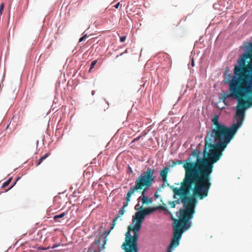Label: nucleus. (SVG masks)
<instances>
[{
  "label": "nucleus",
  "mask_w": 252,
  "mask_h": 252,
  "mask_svg": "<svg viewBox=\"0 0 252 252\" xmlns=\"http://www.w3.org/2000/svg\"><path fill=\"white\" fill-rule=\"evenodd\" d=\"M111 230L110 229V231H104V233L106 235V237L103 239V244L102 245H100V243H98L97 244L95 245L94 246V248H93V251L94 250V249H95V247L96 246H98V250L99 251H102V250L104 249V248H105V246H105V245L106 244V241L107 240V236L109 234ZM97 239H99V242H100V238H96L95 239V240H97Z\"/></svg>",
  "instance_id": "obj_7"
},
{
  "label": "nucleus",
  "mask_w": 252,
  "mask_h": 252,
  "mask_svg": "<svg viewBox=\"0 0 252 252\" xmlns=\"http://www.w3.org/2000/svg\"><path fill=\"white\" fill-rule=\"evenodd\" d=\"M138 206V204H137L135 206V209L137 210H139V208H136V207ZM141 209L142 211L143 212L144 216L149 215L151 213H152L154 210L155 209L151 208V207H148L145 209H142V207H140L139 209Z\"/></svg>",
  "instance_id": "obj_11"
},
{
  "label": "nucleus",
  "mask_w": 252,
  "mask_h": 252,
  "mask_svg": "<svg viewBox=\"0 0 252 252\" xmlns=\"http://www.w3.org/2000/svg\"><path fill=\"white\" fill-rule=\"evenodd\" d=\"M180 240L179 239L172 238L171 242L168 247L167 252H171L173 247L176 248L180 244Z\"/></svg>",
  "instance_id": "obj_9"
},
{
  "label": "nucleus",
  "mask_w": 252,
  "mask_h": 252,
  "mask_svg": "<svg viewBox=\"0 0 252 252\" xmlns=\"http://www.w3.org/2000/svg\"><path fill=\"white\" fill-rule=\"evenodd\" d=\"M247 58L241 56L238 60L239 65H235L234 69V76L233 77L229 82L230 93L224 94L222 96L223 101L229 97L237 99L238 102L240 98L246 97V92L250 93L251 91L249 87H246L243 83L246 81V65Z\"/></svg>",
  "instance_id": "obj_4"
},
{
  "label": "nucleus",
  "mask_w": 252,
  "mask_h": 252,
  "mask_svg": "<svg viewBox=\"0 0 252 252\" xmlns=\"http://www.w3.org/2000/svg\"><path fill=\"white\" fill-rule=\"evenodd\" d=\"M126 39V36H123L120 37V41L121 42H123L125 41Z\"/></svg>",
  "instance_id": "obj_22"
},
{
  "label": "nucleus",
  "mask_w": 252,
  "mask_h": 252,
  "mask_svg": "<svg viewBox=\"0 0 252 252\" xmlns=\"http://www.w3.org/2000/svg\"><path fill=\"white\" fill-rule=\"evenodd\" d=\"M19 179H20V178H18L16 179V181L14 182V184H13V185H12V186L10 187V188H9V189H8V190H9V189H11V188L13 187V186L16 184V182H17V181Z\"/></svg>",
  "instance_id": "obj_23"
},
{
  "label": "nucleus",
  "mask_w": 252,
  "mask_h": 252,
  "mask_svg": "<svg viewBox=\"0 0 252 252\" xmlns=\"http://www.w3.org/2000/svg\"><path fill=\"white\" fill-rule=\"evenodd\" d=\"M66 215V213L65 212H63L59 215H55L54 217V220H55L56 221H58V220L59 219H60V218H63L65 215Z\"/></svg>",
  "instance_id": "obj_15"
},
{
  "label": "nucleus",
  "mask_w": 252,
  "mask_h": 252,
  "mask_svg": "<svg viewBox=\"0 0 252 252\" xmlns=\"http://www.w3.org/2000/svg\"><path fill=\"white\" fill-rule=\"evenodd\" d=\"M144 189L141 192V195L139 197V199H141L142 197H146L145 192L149 189V188H147L146 187H143Z\"/></svg>",
  "instance_id": "obj_16"
},
{
  "label": "nucleus",
  "mask_w": 252,
  "mask_h": 252,
  "mask_svg": "<svg viewBox=\"0 0 252 252\" xmlns=\"http://www.w3.org/2000/svg\"><path fill=\"white\" fill-rule=\"evenodd\" d=\"M4 8V3H2L0 5V15H1Z\"/></svg>",
  "instance_id": "obj_21"
},
{
  "label": "nucleus",
  "mask_w": 252,
  "mask_h": 252,
  "mask_svg": "<svg viewBox=\"0 0 252 252\" xmlns=\"http://www.w3.org/2000/svg\"><path fill=\"white\" fill-rule=\"evenodd\" d=\"M96 63H97V60H94V61H93L92 62L91 64V67L89 69V72L91 71V70L94 68V65L96 64Z\"/></svg>",
  "instance_id": "obj_18"
},
{
  "label": "nucleus",
  "mask_w": 252,
  "mask_h": 252,
  "mask_svg": "<svg viewBox=\"0 0 252 252\" xmlns=\"http://www.w3.org/2000/svg\"><path fill=\"white\" fill-rule=\"evenodd\" d=\"M242 56L247 59L252 60V42L249 43L247 52L244 53Z\"/></svg>",
  "instance_id": "obj_8"
},
{
  "label": "nucleus",
  "mask_w": 252,
  "mask_h": 252,
  "mask_svg": "<svg viewBox=\"0 0 252 252\" xmlns=\"http://www.w3.org/2000/svg\"><path fill=\"white\" fill-rule=\"evenodd\" d=\"M141 136H139L136 138H134L133 140V142H135L136 141H138L140 138Z\"/></svg>",
  "instance_id": "obj_24"
},
{
  "label": "nucleus",
  "mask_w": 252,
  "mask_h": 252,
  "mask_svg": "<svg viewBox=\"0 0 252 252\" xmlns=\"http://www.w3.org/2000/svg\"><path fill=\"white\" fill-rule=\"evenodd\" d=\"M131 196V195H128V193H127L126 195V201L124 203L123 207L119 210L117 217L113 219L112 224L111 226V230H112L115 227L118 218L121 217L126 212L125 208L127 206L128 202L130 200Z\"/></svg>",
  "instance_id": "obj_6"
},
{
  "label": "nucleus",
  "mask_w": 252,
  "mask_h": 252,
  "mask_svg": "<svg viewBox=\"0 0 252 252\" xmlns=\"http://www.w3.org/2000/svg\"><path fill=\"white\" fill-rule=\"evenodd\" d=\"M49 155H50V154L48 153L45 154L43 156L39 158L38 161L37 162L36 165L37 166L39 165L43 162V161L44 160H45Z\"/></svg>",
  "instance_id": "obj_12"
},
{
  "label": "nucleus",
  "mask_w": 252,
  "mask_h": 252,
  "mask_svg": "<svg viewBox=\"0 0 252 252\" xmlns=\"http://www.w3.org/2000/svg\"><path fill=\"white\" fill-rule=\"evenodd\" d=\"M92 94H94V91H92Z\"/></svg>",
  "instance_id": "obj_26"
},
{
  "label": "nucleus",
  "mask_w": 252,
  "mask_h": 252,
  "mask_svg": "<svg viewBox=\"0 0 252 252\" xmlns=\"http://www.w3.org/2000/svg\"><path fill=\"white\" fill-rule=\"evenodd\" d=\"M246 81L243 83L246 87H249L251 92H246V97H242L239 100L236 107L235 118L237 123L229 127L226 126L219 121V116L215 115L211 119L214 126V129L208 133L206 141L211 143L218 141L217 144L211 145L218 151L217 158H219L220 152L224 151L227 145L234 137L238 129L241 126L243 123L245 113L246 109L252 105V60H249L246 65Z\"/></svg>",
  "instance_id": "obj_2"
},
{
  "label": "nucleus",
  "mask_w": 252,
  "mask_h": 252,
  "mask_svg": "<svg viewBox=\"0 0 252 252\" xmlns=\"http://www.w3.org/2000/svg\"><path fill=\"white\" fill-rule=\"evenodd\" d=\"M214 126L212 124L211 130L207 131V134L205 137V148L203 151V155L204 157L207 156V158H199L198 157L200 152L199 151L195 150L192 152L191 155L197 157L196 161L195 162H192L191 161V159L189 158L184 161V163L183 165L185 171L184 178H185L186 176V169L185 168L186 167V166H188L189 168L195 169V170H197L198 172H199V171H200L199 172H207L209 174L208 177L209 182L210 183V188L212 185L211 182V174L213 172L214 163L220 159L222 155V152L223 151H222L220 152V156H219V158L217 159L216 155L218 153H218L219 151L211 146V144H217L219 142L215 141L211 143L210 142L206 141L207 139L206 138L208 136V133L211 132L214 129ZM185 178H184L183 180Z\"/></svg>",
  "instance_id": "obj_3"
},
{
  "label": "nucleus",
  "mask_w": 252,
  "mask_h": 252,
  "mask_svg": "<svg viewBox=\"0 0 252 252\" xmlns=\"http://www.w3.org/2000/svg\"><path fill=\"white\" fill-rule=\"evenodd\" d=\"M183 161L182 160H178L175 162H173V165H180V164H181L183 163Z\"/></svg>",
  "instance_id": "obj_19"
},
{
  "label": "nucleus",
  "mask_w": 252,
  "mask_h": 252,
  "mask_svg": "<svg viewBox=\"0 0 252 252\" xmlns=\"http://www.w3.org/2000/svg\"><path fill=\"white\" fill-rule=\"evenodd\" d=\"M12 180V178H10L8 180H7L6 182H5L3 185H2V188H5L7 187L11 182Z\"/></svg>",
  "instance_id": "obj_17"
},
{
  "label": "nucleus",
  "mask_w": 252,
  "mask_h": 252,
  "mask_svg": "<svg viewBox=\"0 0 252 252\" xmlns=\"http://www.w3.org/2000/svg\"><path fill=\"white\" fill-rule=\"evenodd\" d=\"M141 199L143 204H149L150 203H151L152 202V199L151 198H149L147 196L142 197Z\"/></svg>",
  "instance_id": "obj_13"
},
{
  "label": "nucleus",
  "mask_w": 252,
  "mask_h": 252,
  "mask_svg": "<svg viewBox=\"0 0 252 252\" xmlns=\"http://www.w3.org/2000/svg\"><path fill=\"white\" fill-rule=\"evenodd\" d=\"M92 94H94V91H92Z\"/></svg>",
  "instance_id": "obj_27"
},
{
  "label": "nucleus",
  "mask_w": 252,
  "mask_h": 252,
  "mask_svg": "<svg viewBox=\"0 0 252 252\" xmlns=\"http://www.w3.org/2000/svg\"><path fill=\"white\" fill-rule=\"evenodd\" d=\"M87 34H84L82 37H81L79 39V42H82V41H84L85 40H86V39L87 38Z\"/></svg>",
  "instance_id": "obj_20"
},
{
  "label": "nucleus",
  "mask_w": 252,
  "mask_h": 252,
  "mask_svg": "<svg viewBox=\"0 0 252 252\" xmlns=\"http://www.w3.org/2000/svg\"><path fill=\"white\" fill-rule=\"evenodd\" d=\"M56 247V246H54L53 247V248H55Z\"/></svg>",
  "instance_id": "obj_28"
},
{
  "label": "nucleus",
  "mask_w": 252,
  "mask_h": 252,
  "mask_svg": "<svg viewBox=\"0 0 252 252\" xmlns=\"http://www.w3.org/2000/svg\"><path fill=\"white\" fill-rule=\"evenodd\" d=\"M176 199H177V200L172 202L171 204V208H174L175 207L176 204H179L180 202L182 203L179 196H177Z\"/></svg>",
  "instance_id": "obj_14"
},
{
  "label": "nucleus",
  "mask_w": 252,
  "mask_h": 252,
  "mask_svg": "<svg viewBox=\"0 0 252 252\" xmlns=\"http://www.w3.org/2000/svg\"><path fill=\"white\" fill-rule=\"evenodd\" d=\"M169 171L168 167H164L161 170L160 172L159 175L160 177L162 178V180L164 183L167 182V175H168V172Z\"/></svg>",
  "instance_id": "obj_10"
},
{
  "label": "nucleus",
  "mask_w": 252,
  "mask_h": 252,
  "mask_svg": "<svg viewBox=\"0 0 252 252\" xmlns=\"http://www.w3.org/2000/svg\"><path fill=\"white\" fill-rule=\"evenodd\" d=\"M120 5V2H118V3H117L115 5V7L116 8H118L119 6Z\"/></svg>",
  "instance_id": "obj_25"
},
{
  "label": "nucleus",
  "mask_w": 252,
  "mask_h": 252,
  "mask_svg": "<svg viewBox=\"0 0 252 252\" xmlns=\"http://www.w3.org/2000/svg\"><path fill=\"white\" fill-rule=\"evenodd\" d=\"M155 172L154 169L148 168L145 172L139 176L135 182V186L128 191V195H132L135 191L141 190L143 187L149 188L154 181Z\"/></svg>",
  "instance_id": "obj_5"
},
{
  "label": "nucleus",
  "mask_w": 252,
  "mask_h": 252,
  "mask_svg": "<svg viewBox=\"0 0 252 252\" xmlns=\"http://www.w3.org/2000/svg\"><path fill=\"white\" fill-rule=\"evenodd\" d=\"M186 176L181 183L180 187H172L173 197L179 196L185 207L179 211V220H175L173 238L180 240L183 229L187 230L191 225L190 220L195 213L197 199L207 197L210 189L209 174L207 172H198L186 166Z\"/></svg>",
  "instance_id": "obj_1"
},
{
  "label": "nucleus",
  "mask_w": 252,
  "mask_h": 252,
  "mask_svg": "<svg viewBox=\"0 0 252 252\" xmlns=\"http://www.w3.org/2000/svg\"><path fill=\"white\" fill-rule=\"evenodd\" d=\"M192 65L193 66V62L192 63Z\"/></svg>",
  "instance_id": "obj_29"
}]
</instances>
